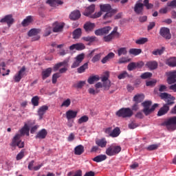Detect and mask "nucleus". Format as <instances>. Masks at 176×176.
I'll use <instances>...</instances> for the list:
<instances>
[{
	"mask_svg": "<svg viewBox=\"0 0 176 176\" xmlns=\"http://www.w3.org/2000/svg\"><path fill=\"white\" fill-rule=\"evenodd\" d=\"M20 133H16L12 138V142L10 143V146H18V148H24V142L21 141V137L26 134V135H30V126L28 124L25 123L23 127L19 130Z\"/></svg>",
	"mask_w": 176,
	"mask_h": 176,
	"instance_id": "f257e3e1",
	"label": "nucleus"
},
{
	"mask_svg": "<svg viewBox=\"0 0 176 176\" xmlns=\"http://www.w3.org/2000/svg\"><path fill=\"white\" fill-rule=\"evenodd\" d=\"M160 96L162 100H164V101L166 102L157 113L158 116H163V115H166V113L170 111V107H168V105H173V104H174L175 98L167 93H162Z\"/></svg>",
	"mask_w": 176,
	"mask_h": 176,
	"instance_id": "f03ea898",
	"label": "nucleus"
},
{
	"mask_svg": "<svg viewBox=\"0 0 176 176\" xmlns=\"http://www.w3.org/2000/svg\"><path fill=\"white\" fill-rule=\"evenodd\" d=\"M143 109V112L146 116H148V115H151L159 107V104L157 103L154 104L152 107V101L150 100H146L142 103Z\"/></svg>",
	"mask_w": 176,
	"mask_h": 176,
	"instance_id": "7ed1b4c3",
	"label": "nucleus"
},
{
	"mask_svg": "<svg viewBox=\"0 0 176 176\" xmlns=\"http://www.w3.org/2000/svg\"><path fill=\"white\" fill-rule=\"evenodd\" d=\"M162 126H166L169 131H174V130H176V116L165 120Z\"/></svg>",
	"mask_w": 176,
	"mask_h": 176,
	"instance_id": "20e7f679",
	"label": "nucleus"
},
{
	"mask_svg": "<svg viewBox=\"0 0 176 176\" xmlns=\"http://www.w3.org/2000/svg\"><path fill=\"white\" fill-rule=\"evenodd\" d=\"M122 151L120 146L111 145L106 149V155L107 156H116Z\"/></svg>",
	"mask_w": 176,
	"mask_h": 176,
	"instance_id": "39448f33",
	"label": "nucleus"
},
{
	"mask_svg": "<svg viewBox=\"0 0 176 176\" xmlns=\"http://www.w3.org/2000/svg\"><path fill=\"white\" fill-rule=\"evenodd\" d=\"M116 115L120 118H131L133 116V110L130 108H122L117 111Z\"/></svg>",
	"mask_w": 176,
	"mask_h": 176,
	"instance_id": "423d86ee",
	"label": "nucleus"
},
{
	"mask_svg": "<svg viewBox=\"0 0 176 176\" xmlns=\"http://www.w3.org/2000/svg\"><path fill=\"white\" fill-rule=\"evenodd\" d=\"M26 69L25 66H23L20 70L14 74L13 76V80L16 83H19V82H20V80L24 78Z\"/></svg>",
	"mask_w": 176,
	"mask_h": 176,
	"instance_id": "0eeeda50",
	"label": "nucleus"
},
{
	"mask_svg": "<svg viewBox=\"0 0 176 176\" xmlns=\"http://www.w3.org/2000/svg\"><path fill=\"white\" fill-rule=\"evenodd\" d=\"M119 32H118V27H115L113 31L107 36L103 37V41L104 42H111L113 38H119Z\"/></svg>",
	"mask_w": 176,
	"mask_h": 176,
	"instance_id": "6e6552de",
	"label": "nucleus"
},
{
	"mask_svg": "<svg viewBox=\"0 0 176 176\" xmlns=\"http://www.w3.org/2000/svg\"><path fill=\"white\" fill-rule=\"evenodd\" d=\"M85 60V54H80L74 58V61L73 62L71 68H78L80 65V63H82Z\"/></svg>",
	"mask_w": 176,
	"mask_h": 176,
	"instance_id": "1a4fd4ad",
	"label": "nucleus"
},
{
	"mask_svg": "<svg viewBox=\"0 0 176 176\" xmlns=\"http://www.w3.org/2000/svg\"><path fill=\"white\" fill-rule=\"evenodd\" d=\"M0 23H5L7 24L8 28H10L14 23V19H13V15L8 14L0 20Z\"/></svg>",
	"mask_w": 176,
	"mask_h": 176,
	"instance_id": "9d476101",
	"label": "nucleus"
},
{
	"mask_svg": "<svg viewBox=\"0 0 176 176\" xmlns=\"http://www.w3.org/2000/svg\"><path fill=\"white\" fill-rule=\"evenodd\" d=\"M167 82L168 85L176 83V70L167 73Z\"/></svg>",
	"mask_w": 176,
	"mask_h": 176,
	"instance_id": "9b49d317",
	"label": "nucleus"
},
{
	"mask_svg": "<svg viewBox=\"0 0 176 176\" xmlns=\"http://www.w3.org/2000/svg\"><path fill=\"white\" fill-rule=\"evenodd\" d=\"M141 2L142 0H139L135 5L134 11L137 14H142L144 12V3Z\"/></svg>",
	"mask_w": 176,
	"mask_h": 176,
	"instance_id": "f8f14e48",
	"label": "nucleus"
},
{
	"mask_svg": "<svg viewBox=\"0 0 176 176\" xmlns=\"http://www.w3.org/2000/svg\"><path fill=\"white\" fill-rule=\"evenodd\" d=\"M116 13H118V9L111 10L106 12L105 14L103 15V20H107V23H111L112 16L116 14Z\"/></svg>",
	"mask_w": 176,
	"mask_h": 176,
	"instance_id": "ddd939ff",
	"label": "nucleus"
},
{
	"mask_svg": "<svg viewBox=\"0 0 176 176\" xmlns=\"http://www.w3.org/2000/svg\"><path fill=\"white\" fill-rule=\"evenodd\" d=\"M161 36L165 38V39H171V34L170 33V29L167 28H162L160 30Z\"/></svg>",
	"mask_w": 176,
	"mask_h": 176,
	"instance_id": "4468645a",
	"label": "nucleus"
},
{
	"mask_svg": "<svg viewBox=\"0 0 176 176\" xmlns=\"http://www.w3.org/2000/svg\"><path fill=\"white\" fill-rule=\"evenodd\" d=\"M96 10V5L92 4L87 7L85 10L83 12L84 16H86L87 17H90L91 18V14L92 13H94V11Z\"/></svg>",
	"mask_w": 176,
	"mask_h": 176,
	"instance_id": "2eb2a0df",
	"label": "nucleus"
},
{
	"mask_svg": "<svg viewBox=\"0 0 176 176\" xmlns=\"http://www.w3.org/2000/svg\"><path fill=\"white\" fill-rule=\"evenodd\" d=\"M39 32H41L39 29H32L28 32V36H34L32 38V41H38L39 38H41L38 36Z\"/></svg>",
	"mask_w": 176,
	"mask_h": 176,
	"instance_id": "dca6fc26",
	"label": "nucleus"
},
{
	"mask_svg": "<svg viewBox=\"0 0 176 176\" xmlns=\"http://www.w3.org/2000/svg\"><path fill=\"white\" fill-rule=\"evenodd\" d=\"M6 64H5V62H0V75H2V76H6V75H9L10 73V70H6Z\"/></svg>",
	"mask_w": 176,
	"mask_h": 176,
	"instance_id": "f3484780",
	"label": "nucleus"
},
{
	"mask_svg": "<svg viewBox=\"0 0 176 176\" xmlns=\"http://www.w3.org/2000/svg\"><path fill=\"white\" fill-rule=\"evenodd\" d=\"M65 115L67 120H72V119H75V118L78 116V111L74 110H68L66 111Z\"/></svg>",
	"mask_w": 176,
	"mask_h": 176,
	"instance_id": "a211bd4d",
	"label": "nucleus"
},
{
	"mask_svg": "<svg viewBox=\"0 0 176 176\" xmlns=\"http://www.w3.org/2000/svg\"><path fill=\"white\" fill-rule=\"evenodd\" d=\"M53 27L54 32H61L64 28V23L55 22Z\"/></svg>",
	"mask_w": 176,
	"mask_h": 176,
	"instance_id": "6ab92c4d",
	"label": "nucleus"
},
{
	"mask_svg": "<svg viewBox=\"0 0 176 176\" xmlns=\"http://www.w3.org/2000/svg\"><path fill=\"white\" fill-rule=\"evenodd\" d=\"M86 48L85 44L82 43L73 44L69 47V50H83Z\"/></svg>",
	"mask_w": 176,
	"mask_h": 176,
	"instance_id": "aec40b11",
	"label": "nucleus"
},
{
	"mask_svg": "<svg viewBox=\"0 0 176 176\" xmlns=\"http://www.w3.org/2000/svg\"><path fill=\"white\" fill-rule=\"evenodd\" d=\"M47 109H49V107L47 105H43L38 109V115L39 116L40 120L43 118V116L46 113V111H47Z\"/></svg>",
	"mask_w": 176,
	"mask_h": 176,
	"instance_id": "412c9836",
	"label": "nucleus"
},
{
	"mask_svg": "<svg viewBox=\"0 0 176 176\" xmlns=\"http://www.w3.org/2000/svg\"><path fill=\"white\" fill-rule=\"evenodd\" d=\"M46 135H47V131L43 129L37 133L36 138V140H45V138H46Z\"/></svg>",
	"mask_w": 176,
	"mask_h": 176,
	"instance_id": "4be33fe9",
	"label": "nucleus"
},
{
	"mask_svg": "<svg viewBox=\"0 0 176 176\" xmlns=\"http://www.w3.org/2000/svg\"><path fill=\"white\" fill-rule=\"evenodd\" d=\"M96 28V24L91 22H87L84 25V30H85L86 32H91Z\"/></svg>",
	"mask_w": 176,
	"mask_h": 176,
	"instance_id": "5701e85b",
	"label": "nucleus"
},
{
	"mask_svg": "<svg viewBox=\"0 0 176 176\" xmlns=\"http://www.w3.org/2000/svg\"><path fill=\"white\" fill-rule=\"evenodd\" d=\"M69 62V60H63V62L56 64L53 67L54 71L55 72L58 71V69H60L61 67H68Z\"/></svg>",
	"mask_w": 176,
	"mask_h": 176,
	"instance_id": "b1692460",
	"label": "nucleus"
},
{
	"mask_svg": "<svg viewBox=\"0 0 176 176\" xmlns=\"http://www.w3.org/2000/svg\"><path fill=\"white\" fill-rule=\"evenodd\" d=\"M53 71V69L51 67L47 68L46 69L43 70L41 73L42 78L43 80L45 79H47L50 75H52V72Z\"/></svg>",
	"mask_w": 176,
	"mask_h": 176,
	"instance_id": "393cba45",
	"label": "nucleus"
},
{
	"mask_svg": "<svg viewBox=\"0 0 176 176\" xmlns=\"http://www.w3.org/2000/svg\"><path fill=\"white\" fill-rule=\"evenodd\" d=\"M85 152V146L83 145H78L74 148V154L77 156H80Z\"/></svg>",
	"mask_w": 176,
	"mask_h": 176,
	"instance_id": "a878e982",
	"label": "nucleus"
},
{
	"mask_svg": "<svg viewBox=\"0 0 176 176\" xmlns=\"http://www.w3.org/2000/svg\"><path fill=\"white\" fill-rule=\"evenodd\" d=\"M99 8L102 12L107 13L108 12H111V10H113L111 5L109 4H100Z\"/></svg>",
	"mask_w": 176,
	"mask_h": 176,
	"instance_id": "bb28decb",
	"label": "nucleus"
},
{
	"mask_svg": "<svg viewBox=\"0 0 176 176\" xmlns=\"http://www.w3.org/2000/svg\"><path fill=\"white\" fill-rule=\"evenodd\" d=\"M115 57V54L113 52L109 53L104 58H103L101 60L102 64H107L108 61L112 60Z\"/></svg>",
	"mask_w": 176,
	"mask_h": 176,
	"instance_id": "cd10ccee",
	"label": "nucleus"
},
{
	"mask_svg": "<svg viewBox=\"0 0 176 176\" xmlns=\"http://www.w3.org/2000/svg\"><path fill=\"white\" fill-rule=\"evenodd\" d=\"M34 21V19L32 18V16H28L21 23L23 27H27L28 25H30L31 23Z\"/></svg>",
	"mask_w": 176,
	"mask_h": 176,
	"instance_id": "c85d7f7f",
	"label": "nucleus"
},
{
	"mask_svg": "<svg viewBox=\"0 0 176 176\" xmlns=\"http://www.w3.org/2000/svg\"><path fill=\"white\" fill-rule=\"evenodd\" d=\"M157 62L153 60V61H149L147 62L146 64V66L151 69V71H153V69H156L157 68Z\"/></svg>",
	"mask_w": 176,
	"mask_h": 176,
	"instance_id": "c756f323",
	"label": "nucleus"
},
{
	"mask_svg": "<svg viewBox=\"0 0 176 176\" xmlns=\"http://www.w3.org/2000/svg\"><path fill=\"white\" fill-rule=\"evenodd\" d=\"M96 144L98 145V146H100V148H105L107 146V140L105 138L99 139L96 140Z\"/></svg>",
	"mask_w": 176,
	"mask_h": 176,
	"instance_id": "7c9ffc66",
	"label": "nucleus"
},
{
	"mask_svg": "<svg viewBox=\"0 0 176 176\" xmlns=\"http://www.w3.org/2000/svg\"><path fill=\"white\" fill-rule=\"evenodd\" d=\"M69 17L71 20H78V19L80 18V12L75 10L70 14Z\"/></svg>",
	"mask_w": 176,
	"mask_h": 176,
	"instance_id": "2f4dec72",
	"label": "nucleus"
},
{
	"mask_svg": "<svg viewBox=\"0 0 176 176\" xmlns=\"http://www.w3.org/2000/svg\"><path fill=\"white\" fill-rule=\"evenodd\" d=\"M47 3L50 6L56 7L58 6V5H63V1L61 0H47Z\"/></svg>",
	"mask_w": 176,
	"mask_h": 176,
	"instance_id": "473e14b6",
	"label": "nucleus"
},
{
	"mask_svg": "<svg viewBox=\"0 0 176 176\" xmlns=\"http://www.w3.org/2000/svg\"><path fill=\"white\" fill-rule=\"evenodd\" d=\"M94 162L96 163H100L101 162H104V160H107V155H99L92 159Z\"/></svg>",
	"mask_w": 176,
	"mask_h": 176,
	"instance_id": "72a5a7b5",
	"label": "nucleus"
},
{
	"mask_svg": "<svg viewBox=\"0 0 176 176\" xmlns=\"http://www.w3.org/2000/svg\"><path fill=\"white\" fill-rule=\"evenodd\" d=\"M166 65L169 67H176V58L171 57L166 60Z\"/></svg>",
	"mask_w": 176,
	"mask_h": 176,
	"instance_id": "f704fd0d",
	"label": "nucleus"
},
{
	"mask_svg": "<svg viewBox=\"0 0 176 176\" xmlns=\"http://www.w3.org/2000/svg\"><path fill=\"white\" fill-rule=\"evenodd\" d=\"M82 36V29L77 28L73 32V38L79 39Z\"/></svg>",
	"mask_w": 176,
	"mask_h": 176,
	"instance_id": "c9c22d12",
	"label": "nucleus"
},
{
	"mask_svg": "<svg viewBox=\"0 0 176 176\" xmlns=\"http://www.w3.org/2000/svg\"><path fill=\"white\" fill-rule=\"evenodd\" d=\"M120 134V129H119V127H116L113 131H111V133H110V137L115 138L116 137H119Z\"/></svg>",
	"mask_w": 176,
	"mask_h": 176,
	"instance_id": "e433bc0d",
	"label": "nucleus"
},
{
	"mask_svg": "<svg viewBox=\"0 0 176 176\" xmlns=\"http://www.w3.org/2000/svg\"><path fill=\"white\" fill-rule=\"evenodd\" d=\"M144 98H145V96H144V94H138L134 96L133 101H135V102L138 104V102H141L144 101Z\"/></svg>",
	"mask_w": 176,
	"mask_h": 176,
	"instance_id": "4c0bfd02",
	"label": "nucleus"
},
{
	"mask_svg": "<svg viewBox=\"0 0 176 176\" xmlns=\"http://www.w3.org/2000/svg\"><path fill=\"white\" fill-rule=\"evenodd\" d=\"M82 41H85V42H96L97 41V37L96 36H84L82 38Z\"/></svg>",
	"mask_w": 176,
	"mask_h": 176,
	"instance_id": "58836bf2",
	"label": "nucleus"
},
{
	"mask_svg": "<svg viewBox=\"0 0 176 176\" xmlns=\"http://www.w3.org/2000/svg\"><path fill=\"white\" fill-rule=\"evenodd\" d=\"M87 68H89V63H85L84 65L77 69V72L78 74H83V72H85Z\"/></svg>",
	"mask_w": 176,
	"mask_h": 176,
	"instance_id": "ea45409f",
	"label": "nucleus"
},
{
	"mask_svg": "<svg viewBox=\"0 0 176 176\" xmlns=\"http://www.w3.org/2000/svg\"><path fill=\"white\" fill-rule=\"evenodd\" d=\"M142 52V50L141 49L131 48L129 50V54H133V56H138Z\"/></svg>",
	"mask_w": 176,
	"mask_h": 176,
	"instance_id": "a19ab883",
	"label": "nucleus"
},
{
	"mask_svg": "<svg viewBox=\"0 0 176 176\" xmlns=\"http://www.w3.org/2000/svg\"><path fill=\"white\" fill-rule=\"evenodd\" d=\"M98 80H100V76H91L88 78V83H89V85H94V82H98Z\"/></svg>",
	"mask_w": 176,
	"mask_h": 176,
	"instance_id": "79ce46f5",
	"label": "nucleus"
},
{
	"mask_svg": "<svg viewBox=\"0 0 176 176\" xmlns=\"http://www.w3.org/2000/svg\"><path fill=\"white\" fill-rule=\"evenodd\" d=\"M164 50H166V48L162 47L161 49H157L153 51V54L154 56H162V54L164 53Z\"/></svg>",
	"mask_w": 176,
	"mask_h": 176,
	"instance_id": "37998d69",
	"label": "nucleus"
},
{
	"mask_svg": "<svg viewBox=\"0 0 176 176\" xmlns=\"http://www.w3.org/2000/svg\"><path fill=\"white\" fill-rule=\"evenodd\" d=\"M69 105H71V99L67 98V99L63 100L60 107H61V108H68V107H69Z\"/></svg>",
	"mask_w": 176,
	"mask_h": 176,
	"instance_id": "c03bdc74",
	"label": "nucleus"
},
{
	"mask_svg": "<svg viewBox=\"0 0 176 176\" xmlns=\"http://www.w3.org/2000/svg\"><path fill=\"white\" fill-rule=\"evenodd\" d=\"M118 54L119 56H126L127 54V48L126 47H121L118 50Z\"/></svg>",
	"mask_w": 176,
	"mask_h": 176,
	"instance_id": "a18cd8bd",
	"label": "nucleus"
},
{
	"mask_svg": "<svg viewBox=\"0 0 176 176\" xmlns=\"http://www.w3.org/2000/svg\"><path fill=\"white\" fill-rule=\"evenodd\" d=\"M85 85H86V81H79L78 82L74 84L73 87H75V89H82Z\"/></svg>",
	"mask_w": 176,
	"mask_h": 176,
	"instance_id": "49530a36",
	"label": "nucleus"
},
{
	"mask_svg": "<svg viewBox=\"0 0 176 176\" xmlns=\"http://www.w3.org/2000/svg\"><path fill=\"white\" fill-rule=\"evenodd\" d=\"M88 121H89V116H84L78 119V124H82V123H86V122H88Z\"/></svg>",
	"mask_w": 176,
	"mask_h": 176,
	"instance_id": "de8ad7c7",
	"label": "nucleus"
},
{
	"mask_svg": "<svg viewBox=\"0 0 176 176\" xmlns=\"http://www.w3.org/2000/svg\"><path fill=\"white\" fill-rule=\"evenodd\" d=\"M32 104L34 107H38L39 105V97L36 96L33 97L32 98Z\"/></svg>",
	"mask_w": 176,
	"mask_h": 176,
	"instance_id": "09e8293b",
	"label": "nucleus"
},
{
	"mask_svg": "<svg viewBox=\"0 0 176 176\" xmlns=\"http://www.w3.org/2000/svg\"><path fill=\"white\" fill-rule=\"evenodd\" d=\"M143 5L148 10L152 9L153 8V4L149 3V0H144Z\"/></svg>",
	"mask_w": 176,
	"mask_h": 176,
	"instance_id": "8fccbe9b",
	"label": "nucleus"
},
{
	"mask_svg": "<svg viewBox=\"0 0 176 176\" xmlns=\"http://www.w3.org/2000/svg\"><path fill=\"white\" fill-rule=\"evenodd\" d=\"M148 42V38H140L136 40L135 43L137 45H144V43H146Z\"/></svg>",
	"mask_w": 176,
	"mask_h": 176,
	"instance_id": "3c124183",
	"label": "nucleus"
},
{
	"mask_svg": "<svg viewBox=\"0 0 176 176\" xmlns=\"http://www.w3.org/2000/svg\"><path fill=\"white\" fill-rule=\"evenodd\" d=\"M25 151L24 149H22L17 155L16 157V160H21V159H23V157H24Z\"/></svg>",
	"mask_w": 176,
	"mask_h": 176,
	"instance_id": "603ef678",
	"label": "nucleus"
},
{
	"mask_svg": "<svg viewBox=\"0 0 176 176\" xmlns=\"http://www.w3.org/2000/svg\"><path fill=\"white\" fill-rule=\"evenodd\" d=\"M101 56H102V54L101 53L95 55L91 59L92 63H97V61H100Z\"/></svg>",
	"mask_w": 176,
	"mask_h": 176,
	"instance_id": "864d4df0",
	"label": "nucleus"
},
{
	"mask_svg": "<svg viewBox=\"0 0 176 176\" xmlns=\"http://www.w3.org/2000/svg\"><path fill=\"white\" fill-rule=\"evenodd\" d=\"M111 30H112L111 26H106L102 28V32L103 35H107V34H109V31H111Z\"/></svg>",
	"mask_w": 176,
	"mask_h": 176,
	"instance_id": "5fc2aeb1",
	"label": "nucleus"
},
{
	"mask_svg": "<svg viewBox=\"0 0 176 176\" xmlns=\"http://www.w3.org/2000/svg\"><path fill=\"white\" fill-rule=\"evenodd\" d=\"M152 76V73L151 72H145L142 74V75L140 76V78L142 79H148L149 78H151Z\"/></svg>",
	"mask_w": 176,
	"mask_h": 176,
	"instance_id": "6e6d98bb",
	"label": "nucleus"
},
{
	"mask_svg": "<svg viewBox=\"0 0 176 176\" xmlns=\"http://www.w3.org/2000/svg\"><path fill=\"white\" fill-rule=\"evenodd\" d=\"M61 76L60 75V73H55L52 76V83L55 85V83H57V79Z\"/></svg>",
	"mask_w": 176,
	"mask_h": 176,
	"instance_id": "4d7b16f0",
	"label": "nucleus"
},
{
	"mask_svg": "<svg viewBox=\"0 0 176 176\" xmlns=\"http://www.w3.org/2000/svg\"><path fill=\"white\" fill-rule=\"evenodd\" d=\"M127 76H129V74L127 73V72L124 71L118 76V79L122 80L127 78Z\"/></svg>",
	"mask_w": 176,
	"mask_h": 176,
	"instance_id": "13d9d810",
	"label": "nucleus"
},
{
	"mask_svg": "<svg viewBox=\"0 0 176 176\" xmlns=\"http://www.w3.org/2000/svg\"><path fill=\"white\" fill-rule=\"evenodd\" d=\"M102 16V12L100 10L98 12H95L94 14L91 16V19H98V17H101Z\"/></svg>",
	"mask_w": 176,
	"mask_h": 176,
	"instance_id": "bf43d9fd",
	"label": "nucleus"
},
{
	"mask_svg": "<svg viewBox=\"0 0 176 176\" xmlns=\"http://www.w3.org/2000/svg\"><path fill=\"white\" fill-rule=\"evenodd\" d=\"M127 68H128V71H133V69H135V68H137L135 63L132 62V63H129L128 65Z\"/></svg>",
	"mask_w": 176,
	"mask_h": 176,
	"instance_id": "052dcab7",
	"label": "nucleus"
},
{
	"mask_svg": "<svg viewBox=\"0 0 176 176\" xmlns=\"http://www.w3.org/2000/svg\"><path fill=\"white\" fill-rule=\"evenodd\" d=\"M52 34V28L50 26H47L45 30L44 36H49Z\"/></svg>",
	"mask_w": 176,
	"mask_h": 176,
	"instance_id": "680f3d73",
	"label": "nucleus"
},
{
	"mask_svg": "<svg viewBox=\"0 0 176 176\" xmlns=\"http://www.w3.org/2000/svg\"><path fill=\"white\" fill-rule=\"evenodd\" d=\"M130 62V59L129 58L123 57L119 59L118 64H124V63Z\"/></svg>",
	"mask_w": 176,
	"mask_h": 176,
	"instance_id": "e2e57ef3",
	"label": "nucleus"
},
{
	"mask_svg": "<svg viewBox=\"0 0 176 176\" xmlns=\"http://www.w3.org/2000/svg\"><path fill=\"white\" fill-rule=\"evenodd\" d=\"M102 87H104V90H109V87H111V81L103 82Z\"/></svg>",
	"mask_w": 176,
	"mask_h": 176,
	"instance_id": "0e129e2a",
	"label": "nucleus"
},
{
	"mask_svg": "<svg viewBox=\"0 0 176 176\" xmlns=\"http://www.w3.org/2000/svg\"><path fill=\"white\" fill-rule=\"evenodd\" d=\"M157 144H151L146 147L147 151H155V149H157Z\"/></svg>",
	"mask_w": 176,
	"mask_h": 176,
	"instance_id": "69168bd1",
	"label": "nucleus"
},
{
	"mask_svg": "<svg viewBox=\"0 0 176 176\" xmlns=\"http://www.w3.org/2000/svg\"><path fill=\"white\" fill-rule=\"evenodd\" d=\"M34 163H35V162L34 160H32L28 164V170H30V171L34 170V168L35 167L34 166Z\"/></svg>",
	"mask_w": 176,
	"mask_h": 176,
	"instance_id": "338daca9",
	"label": "nucleus"
},
{
	"mask_svg": "<svg viewBox=\"0 0 176 176\" xmlns=\"http://www.w3.org/2000/svg\"><path fill=\"white\" fill-rule=\"evenodd\" d=\"M144 65L145 63H144L143 61H139L138 63H135L136 68H139V69L142 68V67H144Z\"/></svg>",
	"mask_w": 176,
	"mask_h": 176,
	"instance_id": "774afa93",
	"label": "nucleus"
}]
</instances>
